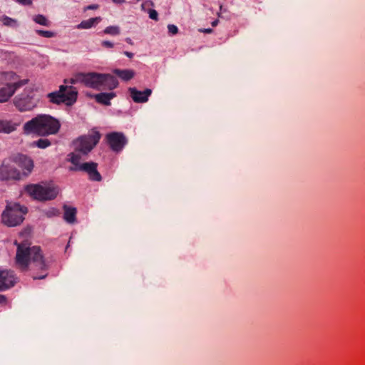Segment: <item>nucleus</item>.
I'll return each instance as SVG.
<instances>
[{
	"label": "nucleus",
	"instance_id": "f257e3e1",
	"mask_svg": "<svg viewBox=\"0 0 365 365\" xmlns=\"http://www.w3.org/2000/svg\"><path fill=\"white\" fill-rule=\"evenodd\" d=\"M15 262L18 267L25 272L30 270L34 279H43L48 275L46 264L40 247H30L26 242L18 243Z\"/></svg>",
	"mask_w": 365,
	"mask_h": 365
},
{
	"label": "nucleus",
	"instance_id": "f03ea898",
	"mask_svg": "<svg viewBox=\"0 0 365 365\" xmlns=\"http://www.w3.org/2000/svg\"><path fill=\"white\" fill-rule=\"evenodd\" d=\"M61 128V123L54 117L47 114H39L25 123L23 126L26 135L36 134L38 136L56 135Z\"/></svg>",
	"mask_w": 365,
	"mask_h": 365
},
{
	"label": "nucleus",
	"instance_id": "7ed1b4c3",
	"mask_svg": "<svg viewBox=\"0 0 365 365\" xmlns=\"http://www.w3.org/2000/svg\"><path fill=\"white\" fill-rule=\"evenodd\" d=\"M25 190L31 197L38 201L52 200L59 193L58 187L52 182L30 184L26 186Z\"/></svg>",
	"mask_w": 365,
	"mask_h": 365
},
{
	"label": "nucleus",
	"instance_id": "20e7f679",
	"mask_svg": "<svg viewBox=\"0 0 365 365\" xmlns=\"http://www.w3.org/2000/svg\"><path fill=\"white\" fill-rule=\"evenodd\" d=\"M26 207L16 202H10L2 213V222L8 227H15L24 220V215L27 212Z\"/></svg>",
	"mask_w": 365,
	"mask_h": 365
},
{
	"label": "nucleus",
	"instance_id": "39448f33",
	"mask_svg": "<svg viewBox=\"0 0 365 365\" xmlns=\"http://www.w3.org/2000/svg\"><path fill=\"white\" fill-rule=\"evenodd\" d=\"M101 134L97 130H92L88 135L80 136L74 142L75 151L87 155L98 144Z\"/></svg>",
	"mask_w": 365,
	"mask_h": 365
},
{
	"label": "nucleus",
	"instance_id": "423d86ee",
	"mask_svg": "<svg viewBox=\"0 0 365 365\" xmlns=\"http://www.w3.org/2000/svg\"><path fill=\"white\" fill-rule=\"evenodd\" d=\"M21 179V173L15 166L11 158L4 159L0 165V180L2 181H17Z\"/></svg>",
	"mask_w": 365,
	"mask_h": 365
},
{
	"label": "nucleus",
	"instance_id": "0eeeda50",
	"mask_svg": "<svg viewBox=\"0 0 365 365\" xmlns=\"http://www.w3.org/2000/svg\"><path fill=\"white\" fill-rule=\"evenodd\" d=\"M15 107L21 112L30 111L37 106L38 101L34 97L32 92L24 91L14 98Z\"/></svg>",
	"mask_w": 365,
	"mask_h": 365
},
{
	"label": "nucleus",
	"instance_id": "6e6552de",
	"mask_svg": "<svg viewBox=\"0 0 365 365\" xmlns=\"http://www.w3.org/2000/svg\"><path fill=\"white\" fill-rule=\"evenodd\" d=\"M78 91L74 87H70L67 93H59L54 91L47 94L49 101L56 105L66 103L67 106H71L76 101Z\"/></svg>",
	"mask_w": 365,
	"mask_h": 365
},
{
	"label": "nucleus",
	"instance_id": "1a4fd4ad",
	"mask_svg": "<svg viewBox=\"0 0 365 365\" xmlns=\"http://www.w3.org/2000/svg\"><path fill=\"white\" fill-rule=\"evenodd\" d=\"M106 138L110 148L115 153L122 151L128 143L127 138L120 132H112L108 133Z\"/></svg>",
	"mask_w": 365,
	"mask_h": 365
},
{
	"label": "nucleus",
	"instance_id": "9d476101",
	"mask_svg": "<svg viewBox=\"0 0 365 365\" xmlns=\"http://www.w3.org/2000/svg\"><path fill=\"white\" fill-rule=\"evenodd\" d=\"M11 158L15 166H19L22 169V172H21L22 178L29 176L31 173L34 165L31 158L21 153L14 155Z\"/></svg>",
	"mask_w": 365,
	"mask_h": 365
},
{
	"label": "nucleus",
	"instance_id": "9b49d317",
	"mask_svg": "<svg viewBox=\"0 0 365 365\" xmlns=\"http://www.w3.org/2000/svg\"><path fill=\"white\" fill-rule=\"evenodd\" d=\"M28 83L27 79L19 81L15 83H6L0 88V103L7 102L15 92Z\"/></svg>",
	"mask_w": 365,
	"mask_h": 365
},
{
	"label": "nucleus",
	"instance_id": "f8f14e48",
	"mask_svg": "<svg viewBox=\"0 0 365 365\" xmlns=\"http://www.w3.org/2000/svg\"><path fill=\"white\" fill-rule=\"evenodd\" d=\"M103 73L90 72L83 73V83L89 88L102 90Z\"/></svg>",
	"mask_w": 365,
	"mask_h": 365
},
{
	"label": "nucleus",
	"instance_id": "ddd939ff",
	"mask_svg": "<svg viewBox=\"0 0 365 365\" xmlns=\"http://www.w3.org/2000/svg\"><path fill=\"white\" fill-rule=\"evenodd\" d=\"M98 164L94 162L83 163L78 166V171H83L88 174V178L91 181L100 182L102 180L101 175L97 170Z\"/></svg>",
	"mask_w": 365,
	"mask_h": 365
},
{
	"label": "nucleus",
	"instance_id": "4468645a",
	"mask_svg": "<svg viewBox=\"0 0 365 365\" xmlns=\"http://www.w3.org/2000/svg\"><path fill=\"white\" fill-rule=\"evenodd\" d=\"M15 283L16 277L13 271L0 270V292L11 288Z\"/></svg>",
	"mask_w": 365,
	"mask_h": 365
},
{
	"label": "nucleus",
	"instance_id": "2eb2a0df",
	"mask_svg": "<svg viewBox=\"0 0 365 365\" xmlns=\"http://www.w3.org/2000/svg\"><path fill=\"white\" fill-rule=\"evenodd\" d=\"M128 92L132 100L135 103H143L148 101L149 96L152 94V90L146 88L143 91L137 90L136 88H129Z\"/></svg>",
	"mask_w": 365,
	"mask_h": 365
},
{
	"label": "nucleus",
	"instance_id": "dca6fc26",
	"mask_svg": "<svg viewBox=\"0 0 365 365\" xmlns=\"http://www.w3.org/2000/svg\"><path fill=\"white\" fill-rule=\"evenodd\" d=\"M19 125L20 122L0 118V133L10 134L16 131Z\"/></svg>",
	"mask_w": 365,
	"mask_h": 365
},
{
	"label": "nucleus",
	"instance_id": "f3484780",
	"mask_svg": "<svg viewBox=\"0 0 365 365\" xmlns=\"http://www.w3.org/2000/svg\"><path fill=\"white\" fill-rule=\"evenodd\" d=\"M118 86V81L115 76H113L110 74L103 73L102 90L103 89L113 90V89L115 88Z\"/></svg>",
	"mask_w": 365,
	"mask_h": 365
},
{
	"label": "nucleus",
	"instance_id": "a211bd4d",
	"mask_svg": "<svg viewBox=\"0 0 365 365\" xmlns=\"http://www.w3.org/2000/svg\"><path fill=\"white\" fill-rule=\"evenodd\" d=\"M115 96V93L113 92L110 93H100L96 94L94 98L96 101L102 105L110 106V101Z\"/></svg>",
	"mask_w": 365,
	"mask_h": 365
},
{
	"label": "nucleus",
	"instance_id": "6ab92c4d",
	"mask_svg": "<svg viewBox=\"0 0 365 365\" xmlns=\"http://www.w3.org/2000/svg\"><path fill=\"white\" fill-rule=\"evenodd\" d=\"M113 73L125 81H128L135 76V71L131 69L116 68L113 71Z\"/></svg>",
	"mask_w": 365,
	"mask_h": 365
},
{
	"label": "nucleus",
	"instance_id": "aec40b11",
	"mask_svg": "<svg viewBox=\"0 0 365 365\" xmlns=\"http://www.w3.org/2000/svg\"><path fill=\"white\" fill-rule=\"evenodd\" d=\"M63 219L68 223H73L76 222V209L73 207H69L67 205L63 206Z\"/></svg>",
	"mask_w": 365,
	"mask_h": 365
},
{
	"label": "nucleus",
	"instance_id": "412c9836",
	"mask_svg": "<svg viewBox=\"0 0 365 365\" xmlns=\"http://www.w3.org/2000/svg\"><path fill=\"white\" fill-rule=\"evenodd\" d=\"M101 21V17L91 18L88 20L82 21L76 26V28L78 29H88L98 24Z\"/></svg>",
	"mask_w": 365,
	"mask_h": 365
},
{
	"label": "nucleus",
	"instance_id": "4be33fe9",
	"mask_svg": "<svg viewBox=\"0 0 365 365\" xmlns=\"http://www.w3.org/2000/svg\"><path fill=\"white\" fill-rule=\"evenodd\" d=\"M81 153L75 152L71 153L68 156L70 157L69 161L72 163L73 166H71L69 168L70 171L77 172L78 170H76V168H78V166H81L82 163H81V156L80 155Z\"/></svg>",
	"mask_w": 365,
	"mask_h": 365
},
{
	"label": "nucleus",
	"instance_id": "5701e85b",
	"mask_svg": "<svg viewBox=\"0 0 365 365\" xmlns=\"http://www.w3.org/2000/svg\"><path fill=\"white\" fill-rule=\"evenodd\" d=\"M104 34L110 35L113 36H118L120 34V29L118 26H107L103 31Z\"/></svg>",
	"mask_w": 365,
	"mask_h": 365
},
{
	"label": "nucleus",
	"instance_id": "b1692460",
	"mask_svg": "<svg viewBox=\"0 0 365 365\" xmlns=\"http://www.w3.org/2000/svg\"><path fill=\"white\" fill-rule=\"evenodd\" d=\"M34 145L41 149H45L51 145V141L47 138H40L33 143Z\"/></svg>",
	"mask_w": 365,
	"mask_h": 365
},
{
	"label": "nucleus",
	"instance_id": "393cba45",
	"mask_svg": "<svg viewBox=\"0 0 365 365\" xmlns=\"http://www.w3.org/2000/svg\"><path fill=\"white\" fill-rule=\"evenodd\" d=\"M33 19L36 24L40 25L45 26H48L50 25V21L43 15H36Z\"/></svg>",
	"mask_w": 365,
	"mask_h": 365
},
{
	"label": "nucleus",
	"instance_id": "a878e982",
	"mask_svg": "<svg viewBox=\"0 0 365 365\" xmlns=\"http://www.w3.org/2000/svg\"><path fill=\"white\" fill-rule=\"evenodd\" d=\"M77 83H83V73H78L73 78L64 80V83L66 84H76Z\"/></svg>",
	"mask_w": 365,
	"mask_h": 365
},
{
	"label": "nucleus",
	"instance_id": "bb28decb",
	"mask_svg": "<svg viewBox=\"0 0 365 365\" xmlns=\"http://www.w3.org/2000/svg\"><path fill=\"white\" fill-rule=\"evenodd\" d=\"M36 33L45 38H52L55 36V34L50 31L36 30Z\"/></svg>",
	"mask_w": 365,
	"mask_h": 365
},
{
	"label": "nucleus",
	"instance_id": "cd10ccee",
	"mask_svg": "<svg viewBox=\"0 0 365 365\" xmlns=\"http://www.w3.org/2000/svg\"><path fill=\"white\" fill-rule=\"evenodd\" d=\"M168 30L170 35H175L178 33V28L174 24H168Z\"/></svg>",
	"mask_w": 365,
	"mask_h": 365
},
{
	"label": "nucleus",
	"instance_id": "c85d7f7f",
	"mask_svg": "<svg viewBox=\"0 0 365 365\" xmlns=\"http://www.w3.org/2000/svg\"><path fill=\"white\" fill-rule=\"evenodd\" d=\"M2 22H3L4 25L11 26L12 24V23L15 22V20L7 16H4L2 18Z\"/></svg>",
	"mask_w": 365,
	"mask_h": 365
},
{
	"label": "nucleus",
	"instance_id": "c756f323",
	"mask_svg": "<svg viewBox=\"0 0 365 365\" xmlns=\"http://www.w3.org/2000/svg\"><path fill=\"white\" fill-rule=\"evenodd\" d=\"M60 213L59 210L56 208H51V210L46 212V215L49 217L52 216L58 215Z\"/></svg>",
	"mask_w": 365,
	"mask_h": 365
},
{
	"label": "nucleus",
	"instance_id": "7c9ffc66",
	"mask_svg": "<svg viewBox=\"0 0 365 365\" xmlns=\"http://www.w3.org/2000/svg\"><path fill=\"white\" fill-rule=\"evenodd\" d=\"M101 46L103 47V48H112L114 47V43L110 41H103L101 42Z\"/></svg>",
	"mask_w": 365,
	"mask_h": 365
},
{
	"label": "nucleus",
	"instance_id": "2f4dec72",
	"mask_svg": "<svg viewBox=\"0 0 365 365\" xmlns=\"http://www.w3.org/2000/svg\"><path fill=\"white\" fill-rule=\"evenodd\" d=\"M70 87L71 86H68L66 85H61L59 86V90L57 91L56 92H58L59 93H67V92L69 91Z\"/></svg>",
	"mask_w": 365,
	"mask_h": 365
},
{
	"label": "nucleus",
	"instance_id": "473e14b6",
	"mask_svg": "<svg viewBox=\"0 0 365 365\" xmlns=\"http://www.w3.org/2000/svg\"><path fill=\"white\" fill-rule=\"evenodd\" d=\"M158 12L154 10V9H150L149 11V17L151 19H153V20H158Z\"/></svg>",
	"mask_w": 365,
	"mask_h": 365
},
{
	"label": "nucleus",
	"instance_id": "72a5a7b5",
	"mask_svg": "<svg viewBox=\"0 0 365 365\" xmlns=\"http://www.w3.org/2000/svg\"><path fill=\"white\" fill-rule=\"evenodd\" d=\"M18 3L21 4L23 5H31V0H16Z\"/></svg>",
	"mask_w": 365,
	"mask_h": 365
},
{
	"label": "nucleus",
	"instance_id": "f704fd0d",
	"mask_svg": "<svg viewBox=\"0 0 365 365\" xmlns=\"http://www.w3.org/2000/svg\"><path fill=\"white\" fill-rule=\"evenodd\" d=\"M199 31L205 34H211L213 30L212 29H199Z\"/></svg>",
	"mask_w": 365,
	"mask_h": 365
},
{
	"label": "nucleus",
	"instance_id": "c9c22d12",
	"mask_svg": "<svg viewBox=\"0 0 365 365\" xmlns=\"http://www.w3.org/2000/svg\"><path fill=\"white\" fill-rule=\"evenodd\" d=\"M6 297L3 294H0V304H5L6 303Z\"/></svg>",
	"mask_w": 365,
	"mask_h": 365
},
{
	"label": "nucleus",
	"instance_id": "e433bc0d",
	"mask_svg": "<svg viewBox=\"0 0 365 365\" xmlns=\"http://www.w3.org/2000/svg\"><path fill=\"white\" fill-rule=\"evenodd\" d=\"M98 8V5H97V4H91V5L88 6L86 8V10H94V9H97Z\"/></svg>",
	"mask_w": 365,
	"mask_h": 365
},
{
	"label": "nucleus",
	"instance_id": "4c0bfd02",
	"mask_svg": "<svg viewBox=\"0 0 365 365\" xmlns=\"http://www.w3.org/2000/svg\"><path fill=\"white\" fill-rule=\"evenodd\" d=\"M124 55H125L127 57L130 58H132L134 56V54L131 52H129V51H124L123 52Z\"/></svg>",
	"mask_w": 365,
	"mask_h": 365
},
{
	"label": "nucleus",
	"instance_id": "58836bf2",
	"mask_svg": "<svg viewBox=\"0 0 365 365\" xmlns=\"http://www.w3.org/2000/svg\"><path fill=\"white\" fill-rule=\"evenodd\" d=\"M125 41L130 45H133V42L132 39L129 37L125 38Z\"/></svg>",
	"mask_w": 365,
	"mask_h": 365
},
{
	"label": "nucleus",
	"instance_id": "ea45409f",
	"mask_svg": "<svg viewBox=\"0 0 365 365\" xmlns=\"http://www.w3.org/2000/svg\"><path fill=\"white\" fill-rule=\"evenodd\" d=\"M115 4H122L125 2V0H113Z\"/></svg>",
	"mask_w": 365,
	"mask_h": 365
},
{
	"label": "nucleus",
	"instance_id": "a19ab883",
	"mask_svg": "<svg viewBox=\"0 0 365 365\" xmlns=\"http://www.w3.org/2000/svg\"><path fill=\"white\" fill-rule=\"evenodd\" d=\"M217 23H218V21L215 20V21L212 22V26H216L217 25Z\"/></svg>",
	"mask_w": 365,
	"mask_h": 365
}]
</instances>
